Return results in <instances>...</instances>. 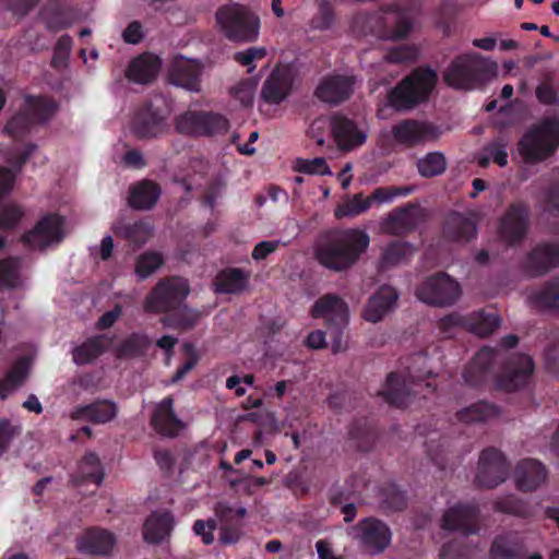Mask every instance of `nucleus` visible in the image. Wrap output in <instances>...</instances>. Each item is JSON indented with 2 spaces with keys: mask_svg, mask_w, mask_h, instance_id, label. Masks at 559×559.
I'll return each mask as SVG.
<instances>
[{
  "mask_svg": "<svg viewBox=\"0 0 559 559\" xmlns=\"http://www.w3.org/2000/svg\"><path fill=\"white\" fill-rule=\"evenodd\" d=\"M370 239L365 230L348 228L332 233L316 247L318 262L328 270L342 272L355 265L367 250Z\"/></svg>",
  "mask_w": 559,
  "mask_h": 559,
  "instance_id": "nucleus-1",
  "label": "nucleus"
},
{
  "mask_svg": "<svg viewBox=\"0 0 559 559\" xmlns=\"http://www.w3.org/2000/svg\"><path fill=\"white\" fill-rule=\"evenodd\" d=\"M405 373L390 372L384 386L378 392L390 406L405 408L413 392L411 385L420 386L426 379L433 377L429 367V358L425 353H415L406 358ZM417 393V390H414Z\"/></svg>",
  "mask_w": 559,
  "mask_h": 559,
  "instance_id": "nucleus-2",
  "label": "nucleus"
},
{
  "mask_svg": "<svg viewBox=\"0 0 559 559\" xmlns=\"http://www.w3.org/2000/svg\"><path fill=\"white\" fill-rule=\"evenodd\" d=\"M438 82L435 70L418 67L404 76L386 95V105L397 112H407L428 102Z\"/></svg>",
  "mask_w": 559,
  "mask_h": 559,
  "instance_id": "nucleus-3",
  "label": "nucleus"
},
{
  "mask_svg": "<svg viewBox=\"0 0 559 559\" xmlns=\"http://www.w3.org/2000/svg\"><path fill=\"white\" fill-rule=\"evenodd\" d=\"M497 75V63L479 53L456 56L443 73L444 83L457 91L480 88Z\"/></svg>",
  "mask_w": 559,
  "mask_h": 559,
  "instance_id": "nucleus-4",
  "label": "nucleus"
},
{
  "mask_svg": "<svg viewBox=\"0 0 559 559\" xmlns=\"http://www.w3.org/2000/svg\"><path fill=\"white\" fill-rule=\"evenodd\" d=\"M559 146V119L545 118L532 126L520 139L518 151L526 164L544 162Z\"/></svg>",
  "mask_w": 559,
  "mask_h": 559,
  "instance_id": "nucleus-5",
  "label": "nucleus"
},
{
  "mask_svg": "<svg viewBox=\"0 0 559 559\" xmlns=\"http://www.w3.org/2000/svg\"><path fill=\"white\" fill-rule=\"evenodd\" d=\"M57 110L58 105L51 98L26 96L23 107L4 126V132L21 140L34 126L47 122Z\"/></svg>",
  "mask_w": 559,
  "mask_h": 559,
  "instance_id": "nucleus-6",
  "label": "nucleus"
},
{
  "mask_svg": "<svg viewBox=\"0 0 559 559\" xmlns=\"http://www.w3.org/2000/svg\"><path fill=\"white\" fill-rule=\"evenodd\" d=\"M216 22L231 41H254L259 36L260 19L243 5H224L216 12Z\"/></svg>",
  "mask_w": 559,
  "mask_h": 559,
  "instance_id": "nucleus-7",
  "label": "nucleus"
},
{
  "mask_svg": "<svg viewBox=\"0 0 559 559\" xmlns=\"http://www.w3.org/2000/svg\"><path fill=\"white\" fill-rule=\"evenodd\" d=\"M190 293L187 280L178 276L162 278L147 294L144 309L151 313H165L166 316L180 306Z\"/></svg>",
  "mask_w": 559,
  "mask_h": 559,
  "instance_id": "nucleus-8",
  "label": "nucleus"
},
{
  "mask_svg": "<svg viewBox=\"0 0 559 559\" xmlns=\"http://www.w3.org/2000/svg\"><path fill=\"white\" fill-rule=\"evenodd\" d=\"M353 539L361 552L369 556L383 554L392 543V531L382 520L367 516L352 526Z\"/></svg>",
  "mask_w": 559,
  "mask_h": 559,
  "instance_id": "nucleus-9",
  "label": "nucleus"
},
{
  "mask_svg": "<svg viewBox=\"0 0 559 559\" xmlns=\"http://www.w3.org/2000/svg\"><path fill=\"white\" fill-rule=\"evenodd\" d=\"M460 295L459 283L443 272L427 277L416 289L420 301L437 307L453 305Z\"/></svg>",
  "mask_w": 559,
  "mask_h": 559,
  "instance_id": "nucleus-10",
  "label": "nucleus"
},
{
  "mask_svg": "<svg viewBox=\"0 0 559 559\" xmlns=\"http://www.w3.org/2000/svg\"><path fill=\"white\" fill-rule=\"evenodd\" d=\"M391 135L396 144L414 148L427 142L437 141L441 135V130L428 120L407 118L392 126Z\"/></svg>",
  "mask_w": 559,
  "mask_h": 559,
  "instance_id": "nucleus-11",
  "label": "nucleus"
},
{
  "mask_svg": "<svg viewBox=\"0 0 559 559\" xmlns=\"http://www.w3.org/2000/svg\"><path fill=\"white\" fill-rule=\"evenodd\" d=\"M531 209L530 205L518 200L512 202L498 223V231L501 239L508 246L521 243L530 229Z\"/></svg>",
  "mask_w": 559,
  "mask_h": 559,
  "instance_id": "nucleus-12",
  "label": "nucleus"
},
{
  "mask_svg": "<svg viewBox=\"0 0 559 559\" xmlns=\"http://www.w3.org/2000/svg\"><path fill=\"white\" fill-rule=\"evenodd\" d=\"M169 110L152 102L142 105L132 119V132L138 139H153L168 131Z\"/></svg>",
  "mask_w": 559,
  "mask_h": 559,
  "instance_id": "nucleus-13",
  "label": "nucleus"
},
{
  "mask_svg": "<svg viewBox=\"0 0 559 559\" xmlns=\"http://www.w3.org/2000/svg\"><path fill=\"white\" fill-rule=\"evenodd\" d=\"M510 464L506 455L495 447H489L480 452L476 483L488 489L502 484L509 473Z\"/></svg>",
  "mask_w": 559,
  "mask_h": 559,
  "instance_id": "nucleus-14",
  "label": "nucleus"
},
{
  "mask_svg": "<svg viewBox=\"0 0 559 559\" xmlns=\"http://www.w3.org/2000/svg\"><path fill=\"white\" fill-rule=\"evenodd\" d=\"M534 369L535 365L531 356L525 354L513 355L497 376L496 385L503 391H516L530 382Z\"/></svg>",
  "mask_w": 559,
  "mask_h": 559,
  "instance_id": "nucleus-15",
  "label": "nucleus"
},
{
  "mask_svg": "<svg viewBox=\"0 0 559 559\" xmlns=\"http://www.w3.org/2000/svg\"><path fill=\"white\" fill-rule=\"evenodd\" d=\"M63 218L57 214H47L26 231L21 240L29 249H45L63 238Z\"/></svg>",
  "mask_w": 559,
  "mask_h": 559,
  "instance_id": "nucleus-16",
  "label": "nucleus"
},
{
  "mask_svg": "<svg viewBox=\"0 0 559 559\" xmlns=\"http://www.w3.org/2000/svg\"><path fill=\"white\" fill-rule=\"evenodd\" d=\"M559 265V243L536 245L521 262V269L528 277H539Z\"/></svg>",
  "mask_w": 559,
  "mask_h": 559,
  "instance_id": "nucleus-17",
  "label": "nucleus"
},
{
  "mask_svg": "<svg viewBox=\"0 0 559 559\" xmlns=\"http://www.w3.org/2000/svg\"><path fill=\"white\" fill-rule=\"evenodd\" d=\"M425 219V210L418 203L408 202L388 214L383 221V228L391 235L404 236L414 231Z\"/></svg>",
  "mask_w": 559,
  "mask_h": 559,
  "instance_id": "nucleus-18",
  "label": "nucleus"
},
{
  "mask_svg": "<svg viewBox=\"0 0 559 559\" xmlns=\"http://www.w3.org/2000/svg\"><path fill=\"white\" fill-rule=\"evenodd\" d=\"M355 83L354 75L329 74L320 81L314 95L323 103L340 105L350 98Z\"/></svg>",
  "mask_w": 559,
  "mask_h": 559,
  "instance_id": "nucleus-19",
  "label": "nucleus"
},
{
  "mask_svg": "<svg viewBox=\"0 0 559 559\" xmlns=\"http://www.w3.org/2000/svg\"><path fill=\"white\" fill-rule=\"evenodd\" d=\"M479 508L475 503H457L449 508L441 522L445 531H457L464 535L476 534L478 526Z\"/></svg>",
  "mask_w": 559,
  "mask_h": 559,
  "instance_id": "nucleus-20",
  "label": "nucleus"
},
{
  "mask_svg": "<svg viewBox=\"0 0 559 559\" xmlns=\"http://www.w3.org/2000/svg\"><path fill=\"white\" fill-rule=\"evenodd\" d=\"M313 319H323L326 326H346L348 323V306L335 294L319 297L310 309Z\"/></svg>",
  "mask_w": 559,
  "mask_h": 559,
  "instance_id": "nucleus-21",
  "label": "nucleus"
},
{
  "mask_svg": "<svg viewBox=\"0 0 559 559\" xmlns=\"http://www.w3.org/2000/svg\"><path fill=\"white\" fill-rule=\"evenodd\" d=\"M202 72L203 66L200 61L176 58L168 70V81L187 91L200 92Z\"/></svg>",
  "mask_w": 559,
  "mask_h": 559,
  "instance_id": "nucleus-22",
  "label": "nucleus"
},
{
  "mask_svg": "<svg viewBox=\"0 0 559 559\" xmlns=\"http://www.w3.org/2000/svg\"><path fill=\"white\" fill-rule=\"evenodd\" d=\"M548 471L536 459H523L514 467L513 478L516 488L522 492H532L546 483Z\"/></svg>",
  "mask_w": 559,
  "mask_h": 559,
  "instance_id": "nucleus-23",
  "label": "nucleus"
},
{
  "mask_svg": "<svg viewBox=\"0 0 559 559\" xmlns=\"http://www.w3.org/2000/svg\"><path fill=\"white\" fill-rule=\"evenodd\" d=\"M151 425L154 430L168 438H174L185 429L183 421L174 412L173 396L164 397L154 408Z\"/></svg>",
  "mask_w": 559,
  "mask_h": 559,
  "instance_id": "nucleus-24",
  "label": "nucleus"
},
{
  "mask_svg": "<svg viewBox=\"0 0 559 559\" xmlns=\"http://www.w3.org/2000/svg\"><path fill=\"white\" fill-rule=\"evenodd\" d=\"M247 510L242 507L237 509L229 506H219L216 508V515L221 522L219 542L223 545H234L242 536L243 523Z\"/></svg>",
  "mask_w": 559,
  "mask_h": 559,
  "instance_id": "nucleus-25",
  "label": "nucleus"
},
{
  "mask_svg": "<svg viewBox=\"0 0 559 559\" xmlns=\"http://www.w3.org/2000/svg\"><path fill=\"white\" fill-rule=\"evenodd\" d=\"M442 234L449 241L468 242L477 235V224L473 217L452 211L444 218Z\"/></svg>",
  "mask_w": 559,
  "mask_h": 559,
  "instance_id": "nucleus-26",
  "label": "nucleus"
},
{
  "mask_svg": "<svg viewBox=\"0 0 559 559\" xmlns=\"http://www.w3.org/2000/svg\"><path fill=\"white\" fill-rule=\"evenodd\" d=\"M331 129L336 144L344 151L362 145L367 139L352 119L342 115H335L331 119Z\"/></svg>",
  "mask_w": 559,
  "mask_h": 559,
  "instance_id": "nucleus-27",
  "label": "nucleus"
},
{
  "mask_svg": "<svg viewBox=\"0 0 559 559\" xmlns=\"http://www.w3.org/2000/svg\"><path fill=\"white\" fill-rule=\"evenodd\" d=\"M496 360V350L481 347L463 371L464 381L471 386H480L491 372Z\"/></svg>",
  "mask_w": 559,
  "mask_h": 559,
  "instance_id": "nucleus-28",
  "label": "nucleus"
},
{
  "mask_svg": "<svg viewBox=\"0 0 559 559\" xmlns=\"http://www.w3.org/2000/svg\"><path fill=\"white\" fill-rule=\"evenodd\" d=\"M399 299L397 292L389 286H381L369 299L364 310V319L377 323L392 310Z\"/></svg>",
  "mask_w": 559,
  "mask_h": 559,
  "instance_id": "nucleus-29",
  "label": "nucleus"
},
{
  "mask_svg": "<svg viewBox=\"0 0 559 559\" xmlns=\"http://www.w3.org/2000/svg\"><path fill=\"white\" fill-rule=\"evenodd\" d=\"M117 404L110 400H96L90 404L76 406L71 418L73 420H86L92 424H106L117 416Z\"/></svg>",
  "mask_w": 559,
  "mask_h": 559,
  "instance_id": "nucleus-30",
  "label": "nucleus"
},
{
  "mask_svg": "<svg viewBox=\"0 0 559 559\" xmlns=\"http://www.w3.org/2000/svg\"><path fill=\"white\" fill-rule=\"evenodd\" d=\"M116 544V537L107 530L92 527L78 539V549L81 552L106 556L109 555Z\"/></svg>",
  "mask_w": 559,
  "mask_h": 559,
  "instance_id": "nucleus-31",
  "label": "nucleus"
},
{
  "mask_svg": "<svg viewBox=\"0 0 559 559\" xmlns=\"http://www.w3.org/2000/svg\"><path fill=\"white\" fill-rule=\"evenodd\" d=\"M162 67L158 56L144 52L131 60L126 76L135 83L148 84L155 80Z\"/></svg>",
  "mask_w": 559,
  "mask_h": 559,
  "instance_id": "nucleus-32",
  "label": "nucleus"
},
{
  "mask_svg": "<svg viewBox=\"0 0 559 559\" xmlns=\"http://www.w3.org/2000/svg\"><path fill=\"white\" fill-rule=\"evenodd\" d=\"M160 194L162 189L158 183L150 179H143L131 185L128 203L134 210L147 211L156 205Z\"/></svg>",
  "mask_w": 559,
  "mask_h": 559,
  "instance_id": "nucleus-33",
  "label": "nucleus"
},
{
  "mask_svg": "<svg viewBox=\"0 0 559 559\" xmlns=\"http://www.w3.org/2000/svg\"><path fill=\"white\" fill-rule=\"evenodd\" d=\"M174 525L170 512H152L143 524V538L148 544H159L170 536Z\"/></svg>",
  "mask_w": 559,
  "mask_h": 559,
  "instance_id": "nucleus-34",
  "label": "nucleus"
},
{
  "mask_svg": "<svg viewBox=\"0 0 559 559\" xmlns=\"http://www.w3.org/2000/svg\"><path fill=\"white\" fill-rule=\"evenodd\" d=\"M249 274L238 267H227L218 272L214 281V290L217 294H240L246 289Z\"/></svg>",
  "mask_w": 559,
  "mask_h": 559,
  "instance_id": "nucleus-35",
  "label": "nucleus"
},
{
  "mask_svg": "<svg viewBox=\"0 0 559 559\" xmlns=\"http://www.w3.org/2000/svg\"><path fill=\"white\" fill-rule=\"evenodd\" d=\"M104 479V468L98 455L94 452H87L79 462L76 474L72 475L71 480L74 486L80 487L90 481L100 485Z\"/></svg>",
  "mask_w": 559,
  "mask_h": 559,
  "instance_id": "nucleus-36",
  "label": "nucleus"
},
{
  "mask_svg": "<svg viewBox=\"0 0 559 559\" xmlns=\"http://www.w3.org/2000/svg\"><path fill=\"white\" fill-rule=\"evenodd\" d=\"M530 305L539 310L559 313V276L544 283L528 295Z\"/></svg>",
  "mask_w": 559,
  "mask_h": 559,
  "instance_id": "nucleus-37",
  "label": "nucleus"
},
{
  "mask_svg": "<svg viewBox=\"0 0 559 559\" xmlns=\"http://www.w3.org/2000/svg\"><path fill=\"white\" fill-rule=\"evenodd\" d=\"M379 506L386 515L404 511L407 508L406 491L393 483L384 484L379 490Z\"/></svg>",
  "mask_w": 559,
  "mask_h": 559,
  "instance_id": "nucleus-38",
  "label": "nucleus"
},
{
  "mask_svg": "<svg viewBox=\"0 0 559 559\" xmlns=\"http://www.w3.org/2000/svg\"><path fill=\"white\" fill-rule=\"evenodd\" d=\"M382 24L383 37L393 40L405 38L413 27L411 19L400 10L385 12Z\"/></svg>",
  "mask_w": 559,
  "mask_h": 559,
  "instance_id": "nucleus-39",
  "label": "nucleus"
},
{
  "mask_svg": "<svg viewBox=\"0 0 559 559\" xmlns=\"http://www.w3.org/2000/svg\"><path fill=\"white\" fill-rule=\"evenodd\" d=\"M201 313L199 310L190 308L188 305L182 302L165 316L160 322L164 326L189 331L199 323Z\"/></svg>",
  "mask_w": 559,
  "mask_h": 559,
  "instance_id": "nucleus-40",
  "label": "nucleus"
},
{
  "mask_svg": "<svg viewBox=\"0 0 559 559\" xmlns=\"http://www.w3.org/2000/svg\"><path fill=\"white\" fill-rule=\"evenodd\" d=\"M152 345V340L142 332H133L128 335L116 348V357L119 359L139 358L146 354Z\"/></svg>",
  "mask_w": 559,
  "mask_h": 559,
  "instance_id": "nucleus-41",
  "label": "nucleus"
},
{
  "mask_svg": "<svg viewBox=\"0 0 559 559\" xmlns=\"http://www.w3.org/2000/svg\"><path fill=\"white\" fill-rule=\"evenodd\" d=\"M29 371V360L27 357H20L3 379H0V399L5 400L10 393L20 388Z\"/></svg>",
  "mask_w": 559,
  "mask_h": 559,
  "instance_id": "nucleus-42",
  "label": "nucleus"
},
{
  "mask_svg": "<svg viewBox=\"0 0 559 559\" xmlns=\"http://www.w3.org/2000/svg\"><path fill=\"white\" fill-rule=\"evenodd\" d=\"M116 236L124 238L129 242L140 247L144 245L153 234V225L147 221L134 223H119L115 226Z\"/></svg>",
  "mask_w": 559,
  "mask_h": 559,
  "instance_id": "nucleus-43",
  "label": "nucleus"
},
{
  "mask_svg": "<svg viewBox=\"0 0 559 559\" xmlns=\"http://www.w3.org/2000/svg\"><path fill=\"white\" fill-rule=\"evenodd\" d=\"M110 340L106 335H96L87 338L80 346L73 350V361L76 365H86L103 355L109 344Z\"/></svg>",
  "mask_w": 559,
  "mask_h": 559,
  "instance_id": "nucleus-44",
  "label": "nucleus"
},
{
  "mask_svg": "<svg viewBox=\"0 0 559 559\" xmlns=\"http://www.w3.org/2000/svg\"><path fill=\"white\" fill-rule=\"evenodd\" d=\"M499 415V408L486 401H478L456 412L455 417L464 424L485 423Z\"/></svg>",
  "mask_w": 559,
  "mask_h": 559,
  "instance_id": "nucleus-45",
  "label": "nucleus"
},
{
  "mask_svg": "<svg viewBox=\"0 0 559 559\" xmlns=\"http://www.w3.org/2000/svg\"><path fill=\"white\" fill-rule=\"evenodd\" d=\"M348 436L359 451L368 452L376 442L377 431L367 418H359L352 423Z\"/></svg>",
  "mask_w": 559,
  "mask_h": 559,
  "instance_id": "nucleus-46",
  "label": "nucleus"
},
{
  "mask_svg": "<svg viewBox=\"0 0 559 559\" xmlns=\"http://www.w3.org/2000/svg\"><path fill=\"white\" fill-rule=\"evenodd\" d=\"M523 552V545L512 534L498 535L491 546V559H520Z\"/></svg>",
  "mask_w": 559,
  "mask_h": 559,
  "instance_id": "nucleus-47",
  "label": "nucleus"
},
{
  "mask_svg": "<svg viewBox=\"0 0 559 559\" xmlns=\"http://www.w3.org/2000/svg\"><path fill=\"white\" fill-rule=\"evenodd\" d=\"M290 85L286 78L272 72L263 83L261 97L269 104H280L289 94Z\"/></svg>",
  "mask_w": 559,
  "mask_h": 559,
  "instance_id": "nucleus-48",
  "label": "nucleus"
},
{
  "mask_svg": "<svg viewBox=\"0 0 559 559\" xmlns=\"http://www.w3.org/2000/svg\"><path fill=\"white\" fill-rule=\"evenodd\" d=\"M500 321L499 314L481 310L468 316L467 330L480 337H486L499 328Z\"/></svg>",
  "mask_w": 559,
  "mask_h": 559,
  "instance_id": "nucleus-49",
  "label": "nucleus"
},
{
  "mask_svg": "<svg viewBox=\"0 0 559 559\" xmlns=\"http://www.w3.org/2000/svg\"><path fill=\"white\" fill-rule=\"evenodd\" d=\"M417 171L423 178H433L445 173L448 162L443 153L429 152L416 163Z\"/></svg>",
  "mask_w": 559,
  "mask_h": 559,
  "instance_id": "nucleus-50",
  "label": "nucleus"
},
{
  "mask_svg": "<svg viewBox=\"0 0 559 559\" xmlns=\"http://www.w3.org/2000/svg\"><path fill=\"white\" fill-rule=\"evenodd\" d=\"M198 136L224 134L229 129L228 119L218 112L201 110Z\"/></svg>",
  "mask_w": 559,
  "mask_h": 559,
  "instance_id": "nucleus-51",
  "label": "nucleus"
},
{
  "mask_svg": "<svg viewBox=\"0 0 559 559\" xmlns=\"http://www.w3.org/2000/svg\"><path fill=\"white\" fill-rule=\"evenodd\" d=\"M493 509L497 512L519 518H528L532 515V508L530 503L514 495H508L496 500L493 502Z\"/></svg>",
  "mask_w": 559,
  "mask_h": 559,
  "instance_id": "nucleus-52",
  "label": "nucleus"
},
{
  "mask_svg": "<svg viewBox=\"0 0 559 559\" xmlns=\"http://www.w3.org/2000/svg\"><path fill=\"white\" fill-rule=\"evenodd\" d=\"M412 246L405 241H393L383 250L380 269L385 270L400 264L405 257L411 252Z\"/></svg>",
  "mask_w": 559,
  "mask_h": 559,
  "instance_id": "nucleus-53",
  "label": "nucleus"
},
{
  "mask_svg": "<svg viewBox=\"0 0 559 559\" xmlns=\"http://www.w3.org/2000/svg\"><path fill=\"white\" fill-rule=\"evenodd\" d=\"M163 264L164 258L159 252L146 251L136 258L134 272L140 280H145Z\"/></svg>",
  "mask_w": 559,
  "mask_h": 559,
  "instance_id": "nucleus-54",
  "label": "nucleus"
},
{
  "mask_svg": "<svg viewBox=\"0 0 559 559\" xmlns=\"http://www.w3.org/2000/svg\"><path fill=\"white\" fill-rule=\"evenodd\" d=\"M21 261L19 258L9 257L0 260V288H14L20 277Z\"/></svg>",
  "mask_w": 559,
  "mask_h": 559,
  "instance_id": "nucleus-55",
  "label": "nucleus"
},
{
  "mask_svg": "<svg viewBox=\"0 0 559 559\" xmlns=\"http://www.w3.org/2000/svg\"><path fill=\"white\" fill-rule=\"evenodd\" d=\"M370 206L369 197L364 198L362 193H357L335 210V216L337 218L355 217L367 212Z\"/></svg>",
  "mask_w": 559,
  "mask_h": 559,
  "instance_id": "nucleus-56",
  "label": "nucleus"
},
{
  "mask_svg": "<svg viewBox=\"0 0 559 559\" xmlns=\"http://www.w3.org/2000/svg\"><path fill=\"white\" fill-rule=\"evenodd\" d=\"M293 169L300 174L324 176L330 175L331 170L324 157H314L312 159L296 158Z\"/></svg>",
  "mask_w": 559,
  "mask_h": 559,
  "instance_id": "nucleus-57",
  "label": "nucleus"
},
{
  "mask_svg": "<svg viewBox=\"0 0 559 559\" xmlns=\"http://www.w3.org/2000/svg\"><path fill=\"white\" fill-rule=\"evenodd\" d=\"M201 110H188L175 118V129L178 133L198 136Z\"/></svg>",
  "mask_w": 559,
  "mask_h": 559,
  "instance_id": "nucleus-58",
  "label": "nucleus"
},
{
  "mask_svg": "<svg viewBox=\"0 0 559 559\" xmlns=\"http://www.w3.org/2000/svg\"><path fill=\"white\" fill-rule=\"evenodd\" d=\"M335 22V13L330 2L322 0L319 3L317 14L311 19V26L314 29L325 31L332 27Z\"/></svg>",
  "mask_w": 559,
  "mask_h": 559,
  "instance_id": "nucleus-59",
  "label": "nucleus"
},
{
  "mask_svg": "<svg viewBox=\"0 0 559 559\" xmlns=\"http://www.w3.org/2000/svg\"><path fill=\"white\" fill-rule=\"evenodd\" d=\"M71 48L72 38L67 34L62 35L56 43L51 58V67L55 69L67 67Z\"/></svg>",
  "mask_w": 559,
  "mask_h": 559,
  "instance_id": "nucleus-60",
  "label": "nucleus"
},
{
  "mask_svg": "<svg viewBox=\"0 0 559 559\" xmlns=\"http://www.w3.org/2000/svg\"><path fill=\"white\" fill-rule=\"evenodd\" d=\"M22 432L20 425H14L8 418L0 419V455L4 454L11 447L13 440Z\"/></svg>",
  "mask_w": 559,
  "mask_h": 559,
  "instance_id": "nucleus-61",
  "label": "nucleus"
},
{
  "mask_svg": "<svg viewBox=\"0 0 559 559\" xmlns=\"http://www.w3.org/2000/svg\"><path fill=\"white\" fill-rule=\"evenodd\" d=\"M417 55L418 51L414 46L402 45L391 48L385 55V60L389 63H406L415 61Z\"/></svg>",
  "mask_w": 559,
  "mask_h": 559,
  "instance_id": "nucleus-62",
  "label": "nucleus"
},
{
  "mask_svg": "<svg viewBox=\"0 0 559 559\" xmlns=\"http://www.w3.org/2000/svg\"><path fill=\"white\" fill-rule=\"evenodd\" d=\"M183 353L188 356V359L176 370L173 382L182 380L187 373L192 370L199 361V354L195 346L192 343L183 344Z\"/></svg>",
  "mask_w": 559,
  "mask_h": 559,
  "instance_id": "nucleus-63",
  "label": "nucleus"
},
{
  "mask_svg": "<svg viewBox=\"0 0 559 559\" xmlns=\"http://www.w3.org/2000/svg\"><path fill=\"white\" fill-rule=\"evenodd\" d=\"M23 217L20 206L11 204L0 209V227L3 229L14 228Z\"/></svg>",
  "mask_w": 559,
  "mask_h": 559,
  "instance_id": "nucleus-64",
  "label": "nucleus"
}]
</instances>
